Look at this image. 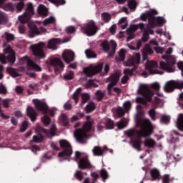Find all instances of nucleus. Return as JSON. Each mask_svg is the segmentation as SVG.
Here are the masks:
<instances>
[{
	"mask_svg": "<svg viewBox=\"0 0 183 183\" xmlns=\"http://www.w3.org/2000/svg\"><path fill=\"white\" fill-rule=\"evenodd\" d=\"M154 133V126L149 119L143 121L141 129L136 130L130 129L125 132L127 138H130V144L137 151H142L141 145H142V138H148Z\"/></svg>",
	"mask_w": 183,
	"mask_h": 183,
	"instance_id": "f257e3e1",
	"label": "nucleus"
},
{
	"mask_svg": "<svg viewBox=\"0 0 183 183\" xmlns=\"http://www.w3.org/2000/svg\"><path fill=\"white\" fill-rule=\"evenodd\" d=\"M138 94L141 95V97L136 98V102H137V104H142V105H147L148 102H152L153 105H158V104H159V98L157 97H154V101H152L154 92H152L147 84H141L139 86Z\"/></svg>",
	"mask_w": 183,
	"mask_h": 183,
	"instance_id": "f03ea898",
	"label": "nucleus"
},
{
	"mask_svg": "<svg viewBox=\"0 0 183 183\" xmlns=\"http://www.w3.org/2000/svg\"><path fill=\"white\" fill-rule=\"evenodd\" d=\"M139 62H141V54L139 53L134 54L130 59L127 61V66H133L132 69H125L124 70V74H125L122 78V84H127L128 82V79L129 77L128 75H132L134 71L137 68H138V65H139Z\"/></svg>",
	"mask_w": 183,
	"mask_h": 183,
	"instance_id": "7ed1b4c3",
	"label": "nucleus"
},
{
	"mask_svg": "<svg viewBox=\"0 0 183 183\" xmlns=\"http://www.w3.org/2000/svg\"><path fill=\"white\" fill-rule=\"evenodd\" d=\"M87 121L84 123L82 128L74 132V136L78 142L85 144V140L88 138L87 132L92 131V122L89 121V117H86Z\"/></svg>",
	"mask_w": 183,
	"mask_h": 183,
	"instance_id": "20e7f679",
	"label": "nucleus"
},
{
	"mask_svg": "<svg viewBox=\"0 0 183 183\" xmlns=\"http://www.w3.org/2000/svg\"><path fill=\"white\" fill-rule=\"evenodd\" d=\"M4 53L5 54H9L7 56L0 54V62L1 64H5L6 62H9L11 65H14L16 61V57H15V52L12 49V47L8 46L4 49Z\"/></svg>",
	"mask_w": 183,
	"mask_h": 183,
	"instance_id": "39448f33",
	"label": "nucleus"
},
{
	"mask_svg": "<svg viewBox=\"0 0 183 183\" xmlns=\"http://www.w3.org/2000/svg\"><path fill=\"white\" fill-rule=\"evenodd\" d=\"M162 59H165L166 62L160 61V67L162 69L167 71V72H174L175 67L174 66L177 64L175 57L173 56H162Z\"/></svg>",
	"mask_w": 183,
	"mask_h": 183,
	"instance_id": "423d86ee",
	"label": "nucleus"
},
{
	"mask_svg": "<svg viewBox=\"0 0 183 183\" xmlns=\"http://www.w3.org/2000/svg\"><path fill=\"white\" fill-rule=\"evenodd\" d=\"M61 148H63V151L58 154V157L61 159H68L69 157L73 154L72 146L66 140L59 141Z\"/></svg>",
	"mask_w": 183,
	"mask_h": 183,
	"instance_id": "0eeeda50",
	"label": "nucleus"
},
{
	"mask_svg": "<svg viewBox=\"0 0 183 183\" xmlns=\"http://www.w3.org/2000/svg\"><path fill=\"white\" fill-rule=\"evenodd\" d=\"M46 46L44 42H39L34 45L31 46V52L36 58H39V59H44L46 58V54H45V51L44 49Z\"/></svg>",
	"mask_w": 183,
	"mask_h": 183,
	"instance_id": "6e6552de",
	"label": "nucleus"
},
{
	"mask_svg": "<svg viewBox=\"0 0 183 183\" xmlns=\"http://www.w3.org/2000/svg\"><path fill=\"white\" fill-rule=\"evenodd\" d=\"M109 81L110 83L107 86V91L109 95H112V89L116 94H121L122 91L120 88L118 87H114L116 84H118V81H119V74H112L109 76Z\"/></svg>",
	"mask_w": 183,
	"mask_h": 183,
	"instance_id": "1a4fd4ad",
	"label": "nucleus"
},
{
	"mask_svg": "<svg viewBox=\"0 0 183 183\" xmlns=\"http://www.w3.org/2000/svg\"><path fill=\"white\" fill-rule=\"evenodd\" d=\"M34 14V5L32 3H29L23 15L19 16V21L21 22V24H26L27 22H29L31 16Z\"/></svg>",
	"mask_w": 183,
	"mask_h": 183,
	"instance_id": "9d476101",
	"label": "nucleus"
},
{
	"mask_svg": "<svg viewBox=\"0 0 183 183\" xmlns=\"http://www.w3.org/2000/svg\"><path fill=\"white\" fill-rule=\"evenodd\" d=\"M102 68H104V63H99L96 66L90 65L89 67L84 68L83 71L86 76L91 78L92 76H94V75L99 74V72L102 71Z\"/></svg>",
	"mask_w": 183,
	"mask_h": 183,
	"instance_id": "9b49d317",
	"label": "nucleus"
},
{
	"mask_svg": "<svg viewBox=\"0 0 183 183\" xmlns=\"http://www.w3.org/2000/svg\"><path fill=\"white\" fill-rule=\"evenodd\" d=\"M81 31L84 34H86L87 36H93L97 32H98V28L95 22L90 21L85 26L81 27Z\"/></svg>",
	"mask_w": 183,
	"mask_h": 183,
	"instance_id": "f8f14e48",
	"label": "nucleus"
},
{
	"mask_svg": "<svg viewBox=\"0 0 183 183\" xmlns=\"http://www.w3.org/2000/svg\"><path fill=\"white\" fill-rule=\"evenodd\" d=\"M175 89H183V81H177L171 80L165 84L164 89L165 92H174Z\"/></svg>",
	"mask_w": 183,
	"mask_h": 183,
	"instance_id": "ddd939ff",
	"label": "nucleus"
},
{
	"mask_svg": "<svg viewBox=\"0 0 183 183\" xmlns=\"http://www.w3.org/2000/svg\"><path fill=\"white\" fill-rule=\"evenodd\" d=\"M33 104H34V107L37 111H41L43 114H48V104L43 102L42 100H39L38 99H34L32 100Z\"/></svg>",
	"mask_w": 183,
	"mask_h": 183,
	"instance_id": "4468645a",
	"label": "nucleus"
},
{
	"mask_svg": "<svg viewBox=\"0 0 183 183\" xmlns=\"http://www.w3.org/2000/svg\"><path fill=\"white\" fill-rule=\"evenodd\" d=\"M51 66L54 67L56 72H62L64 68H65V64L62 62V60L58 58H54L50 61Z\"/></svg>",
	"mask_w": 183,
	"mask_h": 183,
	"instance_id": "2eb2a0df",
	"label": "nucleus"
},
{
	"mask_svg": "<svg viewBox=\"0 0 183 183\" xmlns=\"http://www.w3.org/2000/svg\"><path fill=\"white\" fill-rule=\"evenodd\" d=\"M158 67V63L157 61H149L146 64V69L149 71V75H155V74H162V72L155 69Z\"/></svg>",
	"mask_w": 183,
	"mask_h": 183,
	"instance_id": "dca6fc26",
	"label": "nucleus"
},
{
	"mask_svg": "<svg viewBox=\"0 0 183 183\" xmlns=\"http://www.w3.org/2000/svg\"><path fill=\"white\" fill-rule=\"evenodd\" d=\"M78 167L79 169H91L92 168V164L88 159V156L81 157L78 162Z\"/></svg>",
	"mask_w": 183,
	"mask_h": 183,
	"instance_id": "f3484780",
	"label": "nucleus"
},
{
	"mask_svg": "<svg viewBox=\"0 0 183 183\" xmlns=\"http://www.w3.org/2000/svg\"><path fill=\"white\" fill-rule=\"evenodd\" d=\"M21 61H23V62H26L27 65L29 66V68H31V69H34L38 72H41V71H42V68H41L36 63L29 59V57L28 56H24L21 59Z\"/></svg>",
	"mask_w": 183,
	"mask_h": 183,
	"instance_id": "a211bd4d",
	"label": "nucleus"
},
{
	"mask_svg": "<svg viewBox=\"0 0 183 183\" xmlns=\"http://www.w3.org/2000/svg\"><path fill=\"white\" fill-rule=\"evenodd\" d=\"M29 38H34V36H36V35H41V32L43 28L38 29L36 25L34 24H29Z\"/></svg>",
	"mask_w": 183,
	"mask_h": 183,
	"instance_id": "6ab92c4d",
	"label": "nucleus"
},
{
	"mask_svg": "<svg viewBox=\"0 0 183 183\" xmlns=\"http://www.w3.org/2000/svg\"><path fill=\"white\" fill-rule=\"evenodd\" d=\"M158 14V11L156 10H152L150 12L148 13V21L149 25H150L151 28H154L157 24V17L155 15Z\"/></svg>",
	"mask_w": 183,
	"mask_h": 183,
	"instance_id": "aec40b11",
	"label": "nucleus"
},
{
	"mask_svg": "<svg viewBox=\"0 0 183 183\" xmlns=\"http://www.w3.org/2000/svg\"><path fill=\"white\" fill-rule=\"evenodd\" d=\"M62 58L66 64H71L75 59V53L72 51H66L62 54Z\"/></svg>",
	"mask_w": 183,
	"mask_h": 183,
	"instance_id": "412c9836",
	"label": "nucleus"
},
{
	"mask_svg": "<svg viewBox=\"0 0 183 183\" xmlns=\"http://www.w3.org/2000/svg\"><path fill=\"white\" fill-rule=\"evenodd\" d=\"M26 114L32 122H35V121H36V117H38V113H36L34 107L31 106L27 107Z\"/></svg>",
	"mask_w": 183,
	"mask_h": 183,
	"instance_id": "4be33fe9",
	"label": "nucleus"
},
{
	"mask_svg": "<svg viewBox=\"0 0 183 183\" xmlns=\"http://www.w3.org/2000/svg\"><path fill=\"white\" fill-rule=\"evenodd\" d=\"M105 151H108V147L107 146H104L103 149L99 146H95L92 149V152L95 157H102Z\"/></svg>",
	"mask_w": 183,
	"mask_h": 183,
	"instance_id": "5701e85b",
	"label": "nucleus"
},
{
	"mask_svg": "<svg viewBox=\"0 0 183 183\" xmlns=\"http://www.w3.org/2000/svg\"><path fill=\"white\" fill-rule=\"evenodd\" d=\"M41 132H43V134H45L46 137H55V132H56V127L55 125H52L50 130H48L46 129H44V127H40Z\"/></svg>",
	"mask_w": 183,
	"mask_h": 183,
	"instance_id": "b1692460",
	"label": "nucleus"
},
{
	"mask_svg": "<svg viewBox=\"0 0 183 183\" xmlns=\"http://www.w3.org/2000/svg\"><path fill=\"white\" fill-rule=\"evenodd\" d=\"M61 44V40L59 39L53 38L48 41L47 48L49 49H56V45Z\"/></svg>",
	"mask_w": 183,
	"mask_h": 183,
	"instance_id": "393cba45",
	"label": "nucleus"
},
{
	"mask_svg": "<svg viewBox=\"0 0 183 183\" xmlns=\"http://www.w3.org/2000/svg\"><path fill=\"white\" fill-rule=\"evenodd\" d=\"M37 12L39 15H41V16H48V9L44 5L39 6Z\"/></svg>",
	"mask_w": 183,
	"mask_h": 183,
	"instance_id": "a878e982",
	"label": "nucleus"
},
{
	"mask_svg": "<svg viewBox=\"0 0 183 183\" xmlns=\"http://www.w3.org/2000/svg\"><path fill=\"white\" fill-rule=\"evenodd\" d=\"M150 174L154 181H156V179H159V178H161V173L157 169H152L150 171Z\"/></svg>",
	"mask_w": 183,
	"mask_h": 183,
	"instance_id": "bb28decb",
	"label": "nucleus"
},
{
	"mask_svg": "<svg viewBox=\"0 0 183 183\" xmlns=\"http://www.w3.org/2000/svg\"><path fill=\"white\" fill-rule=\"evenodd\" d=\"M119 56L115 57V59L117 62H119L121 61H125V54H127V51L124 49H122L118 52Z\"/></svg>",
	"mask_w": 183,
	"mask_h": 183,
	"instance_id": "cd10ccee",
	"label": "nucleus"
},
{
	"mask_svg": "<svg viewBox=\"0 0 183 183\" xmlns=\"http://www.w3.org/2000/svg\"><path fill=\"white\" fill-rule=\"evenodd\" d=\"M157 145V142L153 139H147L144 141V147H147V148H154Z\"/></svg>",
	"mask_w": 183,
	"mask_h": 183,
	"instance_id": "c85d7f7f",
	"label": "nucleus"
},
{
	"mask_svg": "<svg viewBox=\"0 0 183 183\" xmlns=\"http://www.w3.org/2000/svg\"><path fill=\"white\" fill-rule=\"evenodd\" d=\"M177 127L179 131H183V114H179L177 121Z\"/></svg>",
	"mask_w": 183,
	"mask_h": 183,
	"instance_id": "c756f323",
	"label": "nucleus"
},
{
	"mask_svg": "<svg viewBox=\"0 0 183 183\" xmlns=\"http://www.w3.org/2000/svg\"><path fill=\"white\" fill-rule=\"evenodd\" d=\"M95 103L93 102H89V104L85 107V111L87 114H90L92 111H95Z\"/></svg>",
	"mask_w": 183,
	"mask_h": 183,
	"instance_id": "7c9ffc66",
	"label": "nucleus"
},
{
	"mask_svg": "<svg viewBox=\"0 0 183 183\" xmlns=\"http://www.w3.org/2000/svg\"><path fill=\"white\" fill-rule=\"evenodd\" d=\"M104 127L106 129H114L115 127V124L112 119H107L104 123Z\"/></svg>",
	"mask_w": 183,
	"mask_h": 183,
	"instance_id": "2f4dec72",
	"label": "nucleus"
},
{
	"mask_svg": "<svg viewBox=\"0 0 183 183\" xmlns=\"http://www.w3.org/2000/svg\"><path fill=\"white\" fill-rule=\"evenodd\" d=\"M142 52L144 55H151L154 54V50H152L149 44H146L143 48Z\"/></svg>",
	"mask_w": 183,
	"mask_h": 183,
	"instance_id": "473e14b6",
	"label": "nucleus"
},
{
	"mask_svg": "<svg viewBox=\"0 0 183 183\" xmlns=\"http://www.w3.org/2000/svg\"><path fill=\"white\" fill-rule=\"evenodd\" d=\"M99 174L104 182H105V181L109 178V174H108V171H107L105 169H102L99 172Z\"/></svg>",
	"mask_w": 183,
	"mask_h": 183,
	"instance_id": "72a5a7b5",
	"label": "nucleus"
},
{
	"mask_svg": "<svg viewBox=\"0 0 183 183\" xmlns=\"http://www.w3.org/2000/svg\"><path fill=\"white\" fill-rule=\"evenodd\" d=\"M7 72L11 75V76H13V78H16L17 76H19V74L16 71V69L12 67H8L6 69Z\"/></svg>",
	"mask_w": 183,
	"mask_h": 183,
	"instance_id": "f704fd0d",
	"label": "nucleus"
},
{
	"mask_svg": "<svg viewBox=\"0 0 183 183\" xmlns=\"http://www.w3.org/2000/svg\"><path fill=\"white\" fill-rule=\"evenodd\" d=\"M112 18V17L111 14H109L107 12H103L102 14V21H103L106 24H108V22H109V21H111Z\"/></svg>",
	"mask_w": 183,
	"mask_h": 183,
	"instance_id": "c9c22d12",
	"label": "nucleus"
},
{
	"mask_svg": "<svg viewBox=\"0 0 183 183\" xmlns=\"http://www.w3.org/2000/svg\"><path fill=\"white\" fill-rule=\"evenodd\" d=\"M82 92V89L81 88H78L76 92L73 94V99L75 101L76 104H78V101L79 99V95L81 94V92Z\"/></svg>",
	"mask_w": 183,
	"mask_h": 183,
	"instance_id": "e433bc0d",
	"label": "nucleus"
},
{
	"mask_svg": "<svg viewBox=\"0 0 183 183\" xmlns=\"http://www.w3.org/2000/svg\"><path fill=\"white\" fill-rule=\"evenodd\" d=\"M6 22H8V16L6 14L0 11V25L6 24Z\"/></svg>",
	"mask_w": 183,
	"mask_h": 183,
	"instance_id": "4c0bfd02",
	"label": "nucleus"
},
{
	"mask_svg": "<svg viewBox=\"0 0 183 183\" xmlns=\"http://www.w3.org/2000/svg\"><path fill=\"white\" fill-rule=\"evenodd\" d=\"M98 84H95L92 79H89L87 83L84 85V88H98Z\"/></svg>",
	"mask_w": 183,
	"mask_h": 183,
	"instance_id": "58836bf2",
	"label": "nucleus"
},
{
	"mask_svg": "<svg viewBox=\"0 0 183 183\" xmlns=\"http://www.w3.org/2000/svg\"><path fill=\"white\" fill-rule=\"evenodd\" d=\"M161 179L162 183H170L172 182L174 179H171L169 174H164L161 177Z\"/></svg>",
	"mask_w": 183,
	"mask_h": 183,
	"instance_id": "ea45409f",
	"label": "nucleus"
},
{
	"mask_svg": "<svg viewBox=\"0 0 183 183\" xmlns=\"http://www.w3.org/2000/svg\"><path fill=\"white\" fill-rule=\"evenodd\" d=\"M74 177L78 181H82L84 179V173L81 170H77L74 173Z\"/></svg>",
	"mask_w": 183,
	"mask_h": 183,
	"instance_id": "a19ab883",
	"label": "nucleus"
},
{
	"mask_svg": "<svg viewBox=\"0 0 183 183\" xmlns=\"http://www.w3.org/2000/svg\"><path fill=\"white\" fill-rule=\"evenodd\" d=\"M148 114L152 121L157 120V112L155 111V109H151L149 110Z\"/></svg>",
	"mask_w": 183,
	"mask_h": 183,
	"instance_id": "79ce46f5",
	"label": "nucleus"
},
{
	"mask_svg": "<svg viewBox=\"0 0 183 183\" xmlns=\"http://www.w3.org/2000/svg\"><path fill=\"white\" fill-rule=\"evenodd\" d=\"M61 121L64 127L69 125V120L68 119V116L66 114H61Z\"/></svg>",
	"mask_w": 183,
	"mask_h": 183,
	"instance_id": "37998d69",
	"label": "nucleus"
},
{
	"mask_svg": "<svg viewBox=\"0 0 183 183\" xmlns=\"http://www.w3.org/2000/svg\"><path fill=\"white\" fill-rule=\"evenodd\" d=\"M138 6V4L135 0H129L128 1V6L129 9H137V6Z\"/></svg>",
	"mask_w": 183,
	"mask_h": 183,
	"instance_id": "c03bdc74",
	"label": "nucleus"
},
{
	"mask_svg": "<svg viewBox=\"0 0 183 183\" xmlns=\"http://www.w3.org/2000/svg\"><path fill=\"white\" fill-rule=\"evenodd\" d=\"M152 89H155L157 97H162V94L159 93V91L161 86H159V84L158 83L152 84Z\"/></svg>",
	"mask_w": 183,
	"mask_h": 183,
	"instance_id": "a18cd8bd",
	"label": "nucleus"
},
{
	"mask_svg": "<svg viewBox=\"0 0 183 183\" xmlns=\"http://www.w3.org/2000/svg\"><path fill=\"white\" fill-rule=\"evenodd\" d=\"M126 21H127L126 18L120 19L119 24L122 29H125L128 26V23H127Z\"/></svg>",
	"mask_w": 183,
	"mask_h": 183,
	"instance_id": "49530a36",
	"label": "nucleus"
},
{
	"mask_svg": "<svg viewBox=\"0 0 183 183\" xmlns=\"http://www.w3.org/2000/svg\"><path fill=\"white\" fill-rule=\"evenodd\" d=\"M49 2L56 5V6H59L61 5H65V0H49Z\"/></svg>",
	"mask_w": 183,
	"mask_h": 183,
	"instance_id": "de8ad7c7",
	"label": "nucleus"
},
{
	"mask_svg": "<svg viewBox=\"0 0 183 183\" xmlns=\"http://www.w3.org/2000/svg\"><path fill=\"white\" fill-rule=\"evenodd\" d=\"M85 54L88 58H97V54L91 49H86Z\"/></svg>",
	"mask_w": 183,
	"mask_h": 183,
	"instance_id": "09e8293b",
	"label": "nucleus"
},
{
	"mask_svg": "<svg viewBox=\"0 0 183 183\" xmlns=\"http://www.w3.org/2000/svg\"><path fill=\"white\" fill-rule=\"evenodd\" d=\"M96 97L99 101H102V99H104V97H105V92L97 90L96 92Z\"/></svg>",
	"mask_w": 183,
	"mask_h": 183,
	"instance_id": "8fccbe9b",
	"label": "nucleus"
},
{
	"mask_svg": "<svg viewBox=\"0 0 183 183\" xmlns=\"http://www.w3.org/2000/svg\"><path fill=\"white\" fill-rule=\"evenodd\" d=\"M24 7L25 3L24 1H20L16 4V9L17 12H21Z\"/></svg>",
	"mask_w": 183,
	"mask_h": 183,
	"instance_id": "3c124183",
	"label": "nucleus"
},
{
	"mask_svg": "<svg viewBox=\"0 0 183 183\" xmlns=\"http://www.w3.org/2000/svg\"><path fill=\"white\" fill-rule=\"evenodd\" d=\"M44 141V135L39 134V136H33V142H42Z\"/></svg>",
	"mask_w": 183,
	"mask_h": 183,
	"instance_id": "603ef678",
	"label": "nucleus"
},
{
	"mask_svg": "<svg viewBox=\"0 0 183 183\" xmlns=\"http://www.w3.org/2000/svg\"><path fill=\"white\" fill-rule=\"evenodd\" d=\"M64 79L65 81H71V79H74V71H71L67 74L64 76Z\"/></svg>",
	"mask_w": 183,
	"mask_h": 183,
	"instance_id": "864d4df0",
	"label": "nucleus"
},
{
	"mask_svg": "<svg viewBox=\"0 0 183 183\" xmlns=\"http://www.w3.org/2000/svg\"><path fill=\"white\" fill-rule=\"evenodd\" d=\"M4 8L6 11H10L11 12H14V11H15V6H14V4L12 3L6 4Z\"/></svg>",
	"mask_w": 183,
	"mask_h": 183,
	"instance_id": "5fc2aeb1",
	"label": "nucleus"
},
{
	"mask_svg": "<svg viewBox=\"0 0 183 183\" xmlns=\"http://www.w3.org/2000/svg\"><path fill=\"white\" fill-rule=\"evenodd\" d=\"M117 126L119 129H124V128L127 127V122L124 120H120L119 122H117Z\"/></svg>",
	"mask_w": 183,
	"mask_h": 183,
	"instance_id": "6e6d98bb",
	"label": "nucleus"
},
{
	"mask_svg": "<svg viewBox=\"0 0 183 183\" xmlns=\"http://www.w3.org/2000/svg\"><path fill=\"white\" fill-rule=\"evenodd\" d=\"M171 119V117L168 115H162L161 117V122H163V124H169V120Z\"/></svg>",
	"mask_w": 183,
	"mask_h": 183,
	"instance_id": "4d7b16f0",
	"label": "nucleus"
},
{
	"mask_svg": "<svg viewBox=\"0 0 183 183\" xmlns=\"http://www.w3.org/2000/svg\"><path fill=\"white\" fill-rule=\"evenodd\" d=\"M28 129V122L27 121H24L21 123V126L20 127V132H25Z\"/></svg>",
	"mask_w": 183,
	"mask_h": 183,
	"instance_id": "13d9d810",
	"label": "nucleus"
},
{
	"mask_svg": "<svg viewBox=\"0 0 183 183\" xmlns=\"http://www.w3.org/2000/svg\"><path fill=\"white\" fill-rule=\"evenodd\" d=\"M131 107H132V104L130 101H127L123 104V108L126 112H128V111L131 109Z\"/></svg>",
	"mask_w": 183,
	"mask_h": 183,
	"instance_id": "bf43d9fd",
	"label": "nucleus"
},
{
	"mask_svg": "<svg viewBox=\"0 0 183 183\" xmlns=\"http://www.w3.org/2000/svg\"><path fill=\"white\" fill-rule=\"evenodd\" d=\"M81 104H86L89 100V94L88 93H83L81 94Z\"/></svg>",
	"mask_w": 183,
	"mask_h": 183,
	"instance_id": "052dcab7",
	"label": "nucleus"
},
{
	"mask_svg": "<svg viewBox=\"0 0 183 183\" xmlns=\"http://www.w3.org/2000/svg\"><path fill=\"white\" fill-rule=\"evenodd\" d=\"M102 48H103L104 51L108 52L109 51V43L107 41H104L102 43Z\"/></svg>",
	"mask_w": 183,
	"mask_h": 183,
	"instance_id": "680f3d73",
	"label": "nucleus"
},
{
	"mask_svg": "<svg viewBox=\"0 0 183 183\" xmlns=\"http://www.w3.org/2000/svg\"><path fill=\"white\" fill-rule=\"evenodd\" d=\"M54 22H55V18L49 17V19H46L44 21V26H46V25H49V24H54Z\"/></svg>",
	"mask_w": 183,
	"mask_h": 183,
	"instance_id": "e2e57ef3",
	"label": "nucleus"
},
{
	"mask_svg": "<svg viewBox=\"0 0 183 183\" xmlns=\"http://www.w3.org/2000/svg\"><path fill=\"white\" fill-rule=\"evenodd\" d=\"M116 112L118 115V117H124L125 115V109H124L122 107H118L116 110Z\"/></svg>",
	"mask_w": 183,
	"mask_h": 183,
	"instance_id": "0e129e2a",
	"label": "nucleus"
},
{
	"mask_svg": "<svg viewBox=\"0 0 183 183\" xmlns=\"http://www.w3.org/2000/svg\"><path fill=\"white\" fill-rule=\"evenodd\" d=\"M136 31H138V27L137 25H132L130 28L127 29V34H134Z\"/></svg>",
	"mask_w": 183,
	"mask_h": 183,
	"instance_id": "69168bd1",
	"label": "nucleus"
},
{
	"mask_svg": "<svg viewBox=\"0 0 183 183\" xmlns=\"http://www.w3.org/2000/svg\"><path fill=\"white\" fill-rule=\"evenodd\" d=\"M164 24H165V19L163 17H156L157 25H164Z\"/></svg>",
	"mask_w": 183,
	"mask_h": 183,
	"instance_id": "338daca9",
	"label": "nucleus"
},
{
	"mask_svg": "<svg viewBox=\"0 0 183 183\" xmlns=\"http://www.w3.org/2000/svg\"><path fill=\"white\" fill-rule=\"evenodd\" d=\"M76 31V29H75V26H69L66 28V34H74Z\"/></svg>",
	"mask_w": 183,
	"mask_h": 183,
	"instance_id": "774afa93",
	"label": "nucleus"
}]
</instances>
